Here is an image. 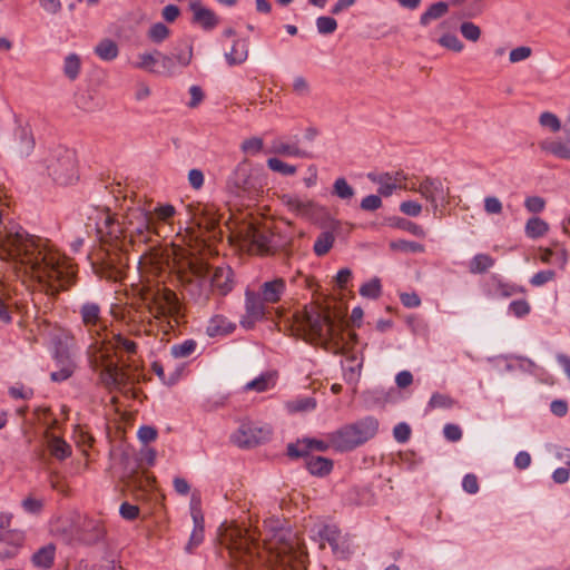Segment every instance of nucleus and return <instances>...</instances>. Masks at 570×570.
<instances>
[{
	"label": "nucleus",
	"mask_w": 570,
	"mask_h": 570,
	"mask_svg": "<svg viewBox=\"0 0 570 570\" xmlns=\"http://www.w3.org/2000/svg\"><path fill=\"white\" fill-rule=\"evenodd\" d=\"M0 258L20 265L50 296H57L76 283L77 269L71 261L55 250L48 240L24 232L0 236Z\"/></svg>",
	"instance_id": "f257e3e1"
},
{
	"label": "nucleus",
	"mask_w": 570,
	"mask_h": 570,
	"mask_svg": "<svg viewBox=\"0 0 570 570\" xmlns=\"http://www.w3.org/2000/svg\"><path fill=\"white\" fill-rule=\"evenodd\" d=\"M220 544L225 546L230 557L250 569L256 563H264L268 570H307L308 556L303 540L291 531L281 530L265 543L263 550L254 534L237 524L224 523L218 533Z\"/></svg>",
	"instance_id": "f03ea898"
},
{
	"label": "nucleus",
	"mask_w": 570,
	"mask_h": 570,
	"mask_svg": "<svg viewBox=\"0 0 570 570\" xmlns=\"http://www.w3.org/2000/svg\"><path fill=\"white\" fill-rule=\"evenodd\" d=\"M73 313L78 316L82 328L91 341L89 348L99 353L95 357V368L100 371V381L109 391H124L138 381L136 374L118 366L109 355L106 346L109 320L102 305L92 299L80 303Z\"/></svg>",
	"instance_id": "7ed1b4c3"
},
{
	"label": "nucleus",
	"mask_w": 570,
	"mask_h": 570,
	"mask_svg": "<svg viewBox=\"0 0 570 570\" xmlns=\"http://www.w3.org/2000/svg\"><path fill=\"white\" fill-rule=\"evenodd\" d=\"M176 276L183 289L199 304L206 303L212 293L227 295L235 285L234 272L229 266H217L209 276V265L195 255L177 262Z\"/></svg>",
	"instance_id": "20e7f679"
},
{
	"label": "nucleus",
	"mask_w": 570,
	"mask_h": 570,
	"mask_svg": "<svg viewBox=\"0 0 570 570\" xmlns=\"http://www.w3.org/2000/svg\"><path fill=\"white\" fill-rule=\"evenodd\" d=\"M294 326L305 340L322 345L337 343L341 326L332 318L328 306L312 303L294 314Z\"/></svg>",
	"instance_id": "39448f33"
},
{
	"label": "nucleus",
	"mask_w": 570,
	"mask_h": 570,
	"mask_svg": "<svg viewBox=\"0 0 570 570\" xmlns=\"http://www.w3.org/2000/svg\"><path fill=\"white\" fill-rule=\"evenodd\" d=\"M148 313L160 323L165 333L179 325L185 317L184 306L177 294L159 284H144L139 289Z\"/></svg>",
	"instance_id": "423d86ee"
},
{
	"label": "nucleus",
	"mask_w": 570,
	"mask_h": 570,
	"mask_svg": "<svg viewBox=\"0 0 570 570\" xmlns=\"http://www.w3.org/2000/svg\"><path fill=\"white\" fill-rule=\"evenodd\" d=\"M377 428L379 423L373 417L345 425L328 435L331 446L341 452L351 451L372 439Z\"/></svg>",
	"instance_id": "0eeeda50"
},
{
	"label": "nucleus",
	"mask_w": 570,
	"mask_h": 570,
	"mask_svg": "<svg viewBox=\"0 0 570 570\" xmlns=\"http://www.w3.org/2000/svg\"><path fill=\"white\" fill-rule=\"evenodd\" d=\"M49 175L60 185L77 179V159L73 150L58 147L46 159Z\"/></svg>",
	"instance_id": "6e6552de"
},
{
	"label": "nucleus",
	"mask_w": 570,
	"mask_h": 570,
	"mask_svg": "<svg viewBox=\"0 0 570 570\" xmlns=\"http://www.w3.org/2000/svg\"><path fill=\"white\" fill-rule=\"evenodd\" d=\"M125 229L129 245L146 244L156 233L150 212L142 208H131L125 214Z\"/></svg>",
	"instance_id": "1a4fd4ad"
},
{
	"label": "nucleus",
	"mask_w": 570,
	"mask_h": 570,
	"mask_svg": "<svg viewBox=\"0 0 570 570\" xmlns=\"http://www.w3.org/2000/svg\"><path fill=\"white\" fill-rule=\"evenodd\" d=\"M107 530L100 518L77 515L72 522L70 539L92 546L105 540Z\"/></svg>",
	"instance_id": "9d476101"
},
{
	"label": "nucleus",
	"mask_w": 570,
	"mask_h": 570,
	"mask_svg": "<svg viewBox=\"0 0 570 570\" xmlns=\"http://www.w3.org/2000/svg\"><path fill=\"white\" fill-rule=\"evenodd\" d=\"M227 188L238 197L243 195H256L261 190L262 185L254 176L249 161L243 160L235 167L227 180Z\"/></svg>",
	"instance_id": "9b49d317"
},
{
	"label": "nucleus",
	"mask_w": 570,
	"mask_h": 570,
	"mask_svg": "<svg viewBox=\"0 0 570 570\" xmlns=\"http://www.w3.org/2000/svg\"><path fill=\"white\" fill-rule=\"evenodd\" d=\"M97 233L102 242L116 247L124 248L128 244L125 215L118 218L116 215L105 213L101 222L97 223Z\"/></svg>",
	"instance_id": "f8f14e48"
},
{
	"label": "nucleus",
	"mask_w": 570,
	"mask_h": 570,
	"mask_svg": "<svg viewBox=\"0 0 570 570\" xmlns=\"http://www.w3.org/2000/svg\"><path fill=\"white\" fill-rule=\"evenodd\" d=\"M410 190L419 193L433 207L434 212L438 207L450 203V187L440 178L425 177L417 186H410Z\"/></svg>",
	"instance_id": "ddd939ff"
},
{
	"label": "nucleus",
	"mask_w": 570,
	"mask_h": 570,
	"mask_svg": "<svg viewBox=\"0 0 570 570\" xmlns=\"http://www.w3.org/2000/svg\"><path fill=\"white\" fill-rule=\"evenodd\" d=\"M271 433L268 428L257 426L252 422H244L232 435V441L239 448H253L267 441Z\"/></svg>",
	"instance_id": "4468645a"
},
{
	"label": "nucleus",
	"mask_w": 570,
	"mask_h": 570,
	"mask_svg": "<svg viewBox=\"0 0 570 570\" xmlns=\"http://www.w3.org/2000/svg\"><path fill=\"white\" fill-rule=\"evenodd\" d=\"M160 67L157 70L158 76L171 77L176 73L178 68L187 67L193 58V49L188 45H183L177 48L176 52L171 55H164L160 52Z\"/></svg>",
	"instance_id": "2eb2a0df"
},
{
	"label": "nucleus",
	"mask_w": 570,
	"mask_h": 570,
	"mask_svg": "<svg viewBox=\"0 0 570 570\" xmlns=\"http://www.w3.org/2000/svg\"><path fill=\"white\" fill-rule=\"evenodd\" d=\"M265 299L259 293L246 291L245 293V315L240 320V325L245 328H252L256 322L264 318L266 314Z\"/></svg>",
	"instance_id": "dca6fc26"
},
{
	"label": "nucleus",
	"mask_w": 570,
	"mask_h": 570,
	"mask_svg": "<svg viewBox=\"0 0 570 570\" xmlns=\"http://www.w3.org/2000/svg\"><path fill=\"white\" fill-rule=\"evenodd\" d=\"M321 537L328 542L333 553L340 559H347L352 553L351 544L345 535L334 527H324Z\"/></svg>",
	"instance_id": "f3484780"
},
{
	"label": "nucleus",
	"mask_w": 570,
	"mask_h": 570,
	"mask_svg": "<svg viewBox=\"0 0 570 570\" xmlns=\"http://www.w3.org/2000/svg\"><path fill=\"white\" fill-rule=\"evenodd\" d=\"M370 178L379 185V193L385 197L391 196L392 193L396 188H403V189L410 190V186L406 184H403V181L405 180V176L402 173H395V174L385 173V174H381L379 176L370 175Z\"/></svg>",
	"instance_id": "a211bd4d"
},
{
	"label": "nucleus",
	"mask_w": 570,
	"mask_h": 570,
	"mask_svg": "<svg viewBox=\"0 0 570 570\" xmlns=\"http://www.w3.org/2000/svg\"><path fill=\"white\" fill-rule=\"evenodd\" d=\"M285 204L289 210L306 218H313L322 210L314 202L297 196H285Z\"/></svg>",
	"instance_id": "6ab92c4d"
},
{
	"label": "nucleus",
	"mask_w": 570,
	"mask_h": 570,
	"mask_svg": "<svg viewBox=\"0 0 570 570\" xmlns=\"http://www.w3.org/2000/svg\"><path fill=\"white\" fill-rule=\"evenodd\" d=\"M23 541L20 532L3 531L0 533V559L13 558Z\"/></svg>",
	"instance_id": "aec40b11"
},
{
	"label": "nucleus",
	"mask_w": 570,
	"mask_h": 570,
	"mask_svg": "<svg viewBox=\"0 0 570 570\" xmlns=\"http://www.w3.org/2000/svg\"><path fill=\"white\" fill-rule=\"evenodd\" d=\"M285 291L286 283L284 278L277 277L263 283L259 288V294L267 304H276L282 299Z\"/></svg>",
	"instance_id": "412c9836"
},
{
	"label": "nucleus",
	"mask_w": 570,
	"mask_h": 570,
	"mask_svg": "<svg viewBox=\"0 0 570 570\" xmlns=\"http://www.w3.org/2000/svg\"><path fill=\"white\" fill-rule=\"evenodd\" d=\"M190 10L193 11V21L206 30L214 29L219 20L214 11L205 8L199 1L190 2Z\"/></svg>",
	"instance_id": "4be33fe9"
},
{
	"label": "nucleus",
	"mask_w": 570,
	"mask_h": 570,
	"mask_svg": "<svg viewBox=\"0 0 570 570\" xmlns=\"http://www.w3.org/2000/svg\"><path fill=\"white\" fill-rule=\"evenodd\" d=\"M268 153L284 157H311V154L301 149L297 144L286 142L283 138H275L269 146Z\"/></svg>",
	"instance_id": "5701e85b"
},
{
	"label": "nucleus",
	"mask_w": 570,
	"mask_h": 570,
	"mask_svg": "<svg viewBox=\"0 0 570 570\" xmlns=\"http://www.w3.org/2000/svg\"><path fill=\"white\" fill-rule=\"evenodd\" d=\"M191 518L194 521V529L191 531L186 550L191 552L194 548L198 547L204 540V517L202 511L191 507Z\"/></svg>",
	"instance_id": "b1692460"
},
{
	"label": "nucleus",
	"mask_w": 570,
	"mask_h": 570,
	"mask_svg": "<svg viewBox=\"0 0 570 570\" xmlns=\"http://www.w3.org/2000/svg\"><path fill=\"white\" fill-rule=\"evenodd\" d=\"M340 225L341 223L338 220H332L330 225L332 232H323L318 235L313 247L317 256H324L331 250L335 240L333 232L337 230Z\"/></svg>",
	"instance_id": "393cba45"
},
{
	"label": "nucleus",
	"mask_w": 570,
	"mask_h": 570,
	"mask_svg": "<svg viewBox=\"0 0 570 570\" xmlns=\"http://www.w3.org/2000/svg\"><path fill=\"white\" fill-rule=\"evenodd\" d=\"M234 330L235 324L229 322L225 316L215 315L209 320L206 333L208 336L214 337L230 334Z\"/></svg>",
	"instance_id": "a878e982"
},
{
	"label": "nucleus",
	"mask_w": 570,
	"mask_h": 570,
	"mask_svg": "<svg viewBox=\"0 0 570 570\" xmlns=\"http://www.w3.org/2000/svg\"><path fill=\"white\" fill-rule=\"evenodd\" d=\"M305 465L311 474L324 476L332 471L333 461L331 459L320 455H309L305 461Z\"/></svg>",
	"instance_id": "bb28decb"
},
{
	"label": "nucleus",
	"mask_w": 570,
	"mask_h": 570,
	"mask_svg": "<svg viewBox=\"0 0 570 570\" xmlns=\"http://www.w3.org/2000/svg\"><path fill=\"white\" fill-rule=\"evenodd\" d=\"M276 372H265L258 377L249 381L244 386L245 391H255L257 393L266 392L276 385Z\"/></svg>",
	"instance_id": "cd10ccee"
},
{
	"label": "nucleus",
	"mask_w": 570,
	"mask_h": 570,
	"mask_svg": "<svg viewBox=\"0 0 570 570\" xmlns=\"http://www.w3.org/2000/svg\"><path fill=\"white\" fill-rule=\"evenodd\" d=\"M56 548L53 544H48L40 548L31 557V562L35 567L40 569H49L55 561Z\"/></svg>",
	"instance_id": "c85d7f7f"
},
{
	"label": "nucleus",
	"mask_w": 570,
	"mask_h": 570,
	"mask_svg": "<svg viewBox=\"0 0 570 570\" xmlns=\"http://www.w3.org/2000/svg\"><path fill=\"white\" fill-rule=\"evenodd\" d=\"M450 3L439 1L432 3L420 17V23L423 27L429 26L433 20H438L449 12Z\"/></svg>",
	"instance_id": "c756f323"
},
{
	"label": "nucleus",
	"mask_w": 570,
	"mask_h": 570,
	"mask_svg": "<svg viewBox=\"0 0 570 570\" xmlns=\"http://www.w3.org/2000/svg\"><path fill=\"white\" fill-rule=\"evenodd\" d=\"M14 135L19 141L16 144L14 149L20 156L29 155L33 149L35 141L29 129L22 126H18Z\"/></svg>",
	"instance_id": "7c9ffc66"
},
{
	"label": "nucleus",
	"mask_w": 570,
	"mask_h": 570,
	"mask_svg": "<svg viewBox=\"0 0 570 570\" xmlns=\"http://www.w3.org/2000/svg\"><path fill=\"white\" fill-rule=\"evenodd\" d=\"M160 51L155 50L154 52H145L139 55V61L136 67L148 72L157 75V70L160 67Z\"/></svg>",
	"instance_id": "2f4dec72"
},
{
	"label": "nucleus",
	"mask_w": 570,
	"mask_h": 570,
	"mask_svg": "<svg viewBox=\"0 0 570 570\" xmlns=\"http://www.w3.org/2000/svg\"><path fill=\"white\" fill-rule=\"evenodd\" d=\"M542 150L554 155L558 158L570 160V142L543 141L540 144Z\"/></svg>",
	"instance_id": "473e14b6"
},
{
	"label": "nucleus",
	"mask_w": 570,
	"mask_h": 570,
	"mask_svg": "<svg viewBox=\"0 0 570 570\" xmlns=\"http://www.w3.org/2000/svg\"><path fill=\"white\" fill-rule=\"evenodd\" d=\"M96 55L105 61H111L117 58L119 49L111 39H102L95 48Z\"/></svg>",
	"instance_id": "72a5a7b5"
},
{
	"label": "nucleus",
	"mask_w": 570,
	"mask_h": 570,
	"mask_svg": "<svg viewBox=\"0 0 570 570\" xmlns=\"http://www.w3.org/2000/svg\"><path fill=\"white\" fill-rule=\"evenodd\" d=\"M248 56L247 43L243 40H236L232 50L226 53V59L229 65H238L244 62Z\"/></svg>",
	"instance_id": "f704fd0d"
},
{
	"label": "nucleus",
	"mask_w": 570,
	"mask_h": 570,
	"mask_svg": "<svg viewBox=\"0 0 570 570\" xmlns=\"http://www.w3.org/2000/svg\"><path fill=\"white\" fill-rule=\"evenodd\" d=\"M494 265V259L488 254L475 255L469 265V271L472 274L485 273Z\"/></svg>",
	"instance_id": "c9c22d12"
},
{
	"label": "nucleus",
	"mask_w": 570,
	"mask_h": 570,
	"mask_svg": "<svg viewBox=\"0 0 570 570\" xmlns=\"http://www.w3.org/2000/svg\"><path fill=\"white\" fill-rule=\"evenodd\" d=\"M549 225L540 217H532L525 224V234L530 238H539L547 234Z\"/></svg>",
	"instance_id": "e433bc0d"
},
{
	"label": "nucleus",
	"mask_w": 570,
	"mask_h": 570,
	"mask_svg": "<svg viewBox=\"0 0 570 570\" xmlns=\"http://www.w3.org/2000/svg\"><path fill=\"white\" fill-rule=\"evenodd\" d=\"M50 453L58 460H65L71 454L70 445L62 439L53 436L49 441Z\"/></svg>",
	"instance_id": "4c0bfd02"
},
{
	"label": "nucleus",
	"mask_w": 570,
	"mask_h": 570,
	"mask_svg": "<svg viewBox=\"0 0 570 570\" xmlns=\"http://www.w3.org/2000/svg\"><path fill=\"white\" fill-rule=\"evenodd\" d=\"M267 167L275 173H278L283 176H293L296 174V166L289 165L277 157H272L267 159Z\"/></svg>",
	"instance_id": "58836bf2"
},
{
	"label": "nucleus",
	"mask_w": 570,
	"mask_h": 570,
	"mask_svg": "<svg viewBox=\"0 0 570 570\" xmlns=\"http://www.w3.org/2000/svg\"><path fill=\"white\" fill-rule=\"evenodd\" d=\"M196 341L186 340L183 343L173 345L170 353L175 358H185L190 356L196 351Z\"/></svg>",
	"instance_id": "ea45409f"
},
{
	"label": "nucleus",
	"mask_w": 570,
	"mask_h": 570,
	"mask_svg": "<svg viewBox=\"0 0 570 570\" xmlns=\"http://www.w3.org/2000/svg\"><path fill=\"white\" fill-rule=\"evenodd\" d=\"M333 194L341 199L348 200L353 198L355 191L346 179L341 177L334 181Z\"/></svg>",
	"instance_id": "a19ab883"
},
{
	"label": "nucleus",
	"mask_w": 570,
	"mask_h": 570,
	"mask_svg": "<svg viewBox=\"0 0 570 570\" xmlns=\"http://www.w3.org/2000/svg\"><path fill=\"white\" fill-rule=\"evenodd\" d=\"M248 237L250 238L252 244L256 246L257 250L261 254L268 252L269 237L266 234L262 233L258 229L250 228Z\"/></svg>",
	"instance_id": "79ce46f5"
},
{
	"label": "nucleus",
	"mask_w": 570,
	"mask_h": 570,
	"mask_svg": "<svg viewBox=\"0 0 570 570\" xmlns=\"http://www.w3.org/2000/svg\"><path fill=\"white\" fill-rule=\"evenodd\" d=\"M460 32L464 39L471 42L479 41L482 35L480 27L472 21H463L460 24Z\"/></svg>",
	"instance_id": "37998d69"
},
{
	"label": "nucleus",
	"mask_w": 570,
	"mask_h": 570,
	"mask_svg": "<svg viewBox=\"0 0 570 570\" xmlns=\"http://www.w3.org/2000/svg\"><path fill=\"white\" fill-rule=\"evenodd\" d=\"M63 71L71 80H75L78 77L80 71V59L77 55L71 53L65 59Z\"/></svg>",
	"instance_id": "c03bdc74"
},
{
	"label": "nucleus",
	"mask_w": 570,
	"mask_h": 570,
	"mask_svg": "<svg viewBox=\"0 0 570 570\" xmlns=\"http://www.w3.org/2000/svg\"><path fill=\"white\" fill-rule=\"evenodd\" d=\"M287 455L292 459L305 458L309 456L308 443L307 440L297 441L296 443H291L287 446Z\"/></svg>",
	"instance_id": "a18cd8bd"
},
{
	"label": "nucleus",
	"mask_w": 570,
	"mask_h": 570,
	"mask_svg": "<svg viewBox=\"0 0 570 570\" xmlns=\"http://www.w3.org/2000/svg\"><path fill=\"white\" fill-rule=\"evenodd\" d=\"M391 248L405 253H423L424 246L416 242L400 239L391 243Z\"/></svg>",
	"instance_id": "49530a36"
},
{
	"label": "nucleus",
	"mask_w": 570,
	"mask_h": 570,
	"mask_svg": "<svg viewBox=\"0 0 570 570\" xmlns=\"http://www.w3.org/2000/svg\"><path fill=\"white\" fill-rule=\"evenodd\" d=\"M439 43L442 47H444L449 50H452L454 52H461L464 48V45L462 43V41L455 35H452V33L443 35L439 39Z\"/></svg>",
	"instance_id": "de8ad7c7"
},
{
	"label": "nucleus",
	"mask_w": 570,
	"mask_h": 570,
	"mask_svg": "<svg viewBox=\"0 0 570 570\" xmlns=\"http://www.w3.org/2000/svg\"><path fill=\"white\" fill-rule=\"evenodd\" d=\"M73 371L75 364L69 358H67L66 361L62 362L61 368L51 372L50 376L52 381L61 382L69 379L72 375Z\"/></svg>",
	"instance_id": "09e8293b"
},
{
	"label": "nucleus",
	"mask_w": 570,
	"mask_h": 570,
	"mask_svg": "<svg viewBox=\"0 0 570 570\" xmlns=\"http://www.w3.org/2000/svg\"><path fill=\"white\" fill-rule=\"evenodd\" d=\"M316 401L313 397H303L287 403L292 412H304L315 409Z\"/></svg>",
	"instance_id": "8fccbe9b"
},
{
	"label": "nucleus",
	"mask_w": 570,
	"mask_h": 570,
	"mask_svg": "<svg viewBox=\"0 0 570 570\" xmlns=\"http://www.w3.org/2000/svg\"><path fill=\"white\" fill-rule=\"evenodd\" d=\"M454 405V400L446 395L441 393H434L429 402V406L431 409H450Z\"/></svg>",
	"instance_id": "3c124183"
},
{
	"label": "nucleus",
	"mask_w": 570,
	"mask_h": 570,
	"mask_svg": "<svg viewBox=\"0 0 570 570\" xmlns=\"http://www.w3.org/2000/svg\"><path fill=\"white\" fill-rule=\"evenodd\" d=\"M539 122L542 127L549 128L552 132H557L561 128L559 118L549 111L542 112L540 115Z\"/></svg>",
	"instance_id": "603ef678"
},
{
	"label": "nucleus",
	"mask_w": 570,
	"mask_h": 570,
	"mask_svg": "<svg viewBox=\"0 0 570 570\" xmlns=\"http://www.w3.org/2000/svg\"><path fill=\"white\" fill-rule=\"evenodd\" d=\"M360 294L368 298H377L381 295V284L379 279H372L363 284L360 288Z\"/></svg>",
	"instance_id": "864d4df0"
},
{
	"label": "nucleus",
	"mask_w": 570,
	"mask_h": 570,
	"mask_svg": "<svg viewBox=\"0 0 570 570\" xmlns=\"http://www.w3.org/2000/svg\"><path fill=\"white\" fill-rule=\"evenodd\" d=\"M175 214L176 209L170 204L159 205L155 207L154 212L151 213L153 217L155 216L157 220L164 223H168L169 219L173 218Z\"/></svg>",
	"instance_id": "5fc2aeb1"
},
{
	"label": "nucleus",
	"mask_w": 570,
	"mask_h": 570,
	"mask_svg": "<svg viewBox=\"0 0 570 570\" xmlns=\"http://www.w3.org/2000/svg\"><path fill=\"white\" fill-rule=\"evenodd\" d=\"M264 141L259 137H250L242 142V150L245 154H258L263 150Z\"/></svg>",
	"instance_id": "6e6d98bb"
},
{
	"label": "nucleus",
	"mask_w": 570,
	"mask_h": 570,
	"mask_svg": "<svg viewBox=\"0 0 570 570\" xmlns=\"http://www.w3.org/2000/svg\"><path fill=\"white\" fill-rule=\"evenodd\" d=\"M114 342L111 344V347L120 348L126 351L129 354H135L137 350V345L134 341L128 340L120 334L114 335Z\"/></svg>",
	"instance_id": "4d7b16f0"
},
{
	"label": "nucleus",
	"mask_w": 570,
	"mask_h": 570,
	"mask_svg": "<svg viewBox=\"0 0 570 570\" xmlns=\"http://www.w3.org/2000/svg\"><path fill=\"white\" fill-rule=\"evenodd\" d=\"M316 27L320 33L328 35L336 30L337 22L332 17H318L316 20Z\"/></svg>",
	"instance_id": "13d9d810"
},
{
	"label": "nucleus",
	"mask_w": 570,
	"mask_h": 570,
	"mask_svg": "<svg viewBox=\"0 0 570 570\" xmlns=\"http://www.w3.org/2000/svg\"><path fill=\"white\" fill-rule=\"evenodd\" d=\"M169 35V29L161 22L155 23L148 31L149 38L155 42H161Z\"/></svg>",
	"instance_id": "bf43d9fd"
},
{
	"label": "nucleus",
	"mask_w": 570,
	"mask_h": 570,
	"mask_svg": "<svg viewBox=\"0 0 570 570\" xmlns=\"http://www.w3.org/2000/svg\"><path fill=\"white\" fill-rule=\"evenodd\" d=\"M532 55V49L528 46H520L512 49L509 53V61L511 63H517L523 60H527Z\"/></svg>",
	"instance_id": "052dcab7"
},
{
	"label": "nucleus",
	"mask_w": 570,
	"mask_h": 570,
	"mask_svg": "<svg viewBox=\"0 0 570 570\" xmlns=\"http://www.w3.org/2000/svg\"><path fill=\"white\" fill-rule=\"evenodd\" d=\"M503 206L499 198L488 196L484 198V210L489 215H499L502 213Z\"/></svg>",
	"instance_id": "680f3d73"
},
{
	"label": "nucleus",
	"mask_w": 570,
	"mask_h": 570,
	"mask_svg": "<svg viewBox=\"0 0 570 570\" xmlns=\"http://www.w3.org/2000/svg\"><path fill=\"white\" fill-rule=\"evenodd\" d=\"M218 218L215 215H206L204 214L197 220V226L199 229H205L206 232H214L218 226Z\"/></svg>",
	"instance_id": "e2e57ef3"
},
{
	"label": "nucleus",
	"mask_w": 570,
	"mask_h": 570,
	"mask_svg": "<svg viewBox=\"0 0 570 570\" xmlns=\"http://www.w3.org/2000/svg\"><path fill=\"white\" fill-rule=\"evenodd\" d=\"M556 277V273L552 269L538 272L530 279L531 285L533 286H542L546 283L552 281Z\"/></svg>",
	"instance_id": "0e129e2a"
},
{
	"label": "nucleus",
	"mask_w": 570,
	"mask_h": 570,
	"mask_svg": "<svg viewBox=\"0 0 570 570\" xmlns=\"http://www.w3.org/2000/svg\"><path fill=\"white\" fill-rule=\"evenodd\" d=\"M400 210L411 217H416L422 212V206L420 203L414 200H406L401 203Z\"/></svg>",
	"instance_id": "69168bd1"
},
{
	"label": "nucleus",
	"mask_w": 570,
	"mask_h": 570,
	"mask_svg": "<svg viewBox=\"0 0 570 570\" xmlns=\"http://www.w3.org/2000/svg\"><path fill=\"white\" fill-rule=\"evenodd\" d=\"M524 206L530 213H540L544 209L546 200L540 196H531L525 199Z\"/></svg>",
	"instance_id": "338daca9"
},
{
	"label": "nucleus",
	"mask_w": 570,
	"mask_h": 570,
	"mask_svg": "<svg viewBox=\"0 0 570 570\" xmlns=\"http://www.w3.org/2000/svg\"><path fill=\"white\" fill-rule=\"evenodd\" d=\"M393 435H394V439L400 442V443H404L406 442L410 436H411V429L410 426L402 422V423H399L397 425L394 426V430H393Z\"/></svg>",
	"instance_id": "774afa93"
}]
</instances>
